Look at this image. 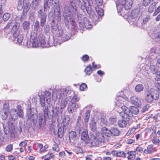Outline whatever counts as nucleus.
Wrapping results in <instances>:
<instances>
[{"instance_id": "f257e3e1", "label": "nucleus", "mask_w": 160, "mask_h": 160, "mask_svg": "<svg viewBox=\"0 0 160 160\" xmlns=\"http://www.w3.org/2000/svg\"><path fill=\"white\" fill-rule=\"evenodd\" d=\"M46 42L45 37L42 35H38L35 33H31L30 41L27 42V47L28 48H36L40 46L42 48L48 47L45 45Z\"/></svg>"}, {"instance_id": "f03ea898", "label": "nucleus", "mask_w": 160, "mask_h": 160, "mask_svg": "<svg viewBox=\"0 0 160 160\" xmlns=\"http://www.w3.org/2000/svg\"><path fill=\"white\" fill-rule=\"evenodd\" d=\"M49 107L47 106L43 108L42 110L43 114H40L39 116V123L42 125L46 120L48 117V112L50 115L52 117L57 116L59 113V108L58 107H54L52 105L49 104Z\"/></svg>"}, {"instance_id": "7ed1b4c3", "label": "nucleus", "mask_w": 160, "mask_h": 160, "mask_svg": "<svg viewBox=\"0 0 160 160\" xmlns=\"http://www.w3.org/2000/svg\"><path fill=\"white\" fill-rule=\"evenodd\" d=\"M104 140V137L101 134H100L98 136L91 134L90 138L86 144L90 147H100L102 145Z\"/></svg>"}, {"instance_id": "20e7f679", "label": "nucleus", "mask_w": 160, "mask_h": 160, "mask_svg": "<svg viewBox=\"0 0 160 160\" xmlns=\"http://www.w3.org/2000/svg\"><path fill=\"white\" fill-rule=\"evenodd\" d=\"M10 117L9 118V124H12V121H14L17 120L18 117L22 118L23 116V112L22 109L21 107L18 105L16 108L12 109L9 112Z\"/></svg>"}, {"instance_id": "39448f33", "label": "nucleus", "mask_w": 160, "mask_h": 160, "mask_svg": "<svg viewBox=\"0 0 160 160\" xmlns=\"http://www.w3.org/2000/svg\"><path fill=\"white\" fill-rule=\"evenodd\" d=\"M158 91L154 89H151L149 91L146 92L145 94V99L148 103H152L153 100H157L159 98Z\"/></svg>"}, {"instance_id": "423d86ee", "label": "nucleus", "mask_w": 160, "mask_h": 160, "mask_svg": "<svg viewBox=\"0 0 160 160\" xmlns=\"http://www.w3.org/2000/svg\"><path fill=\"white\" fill-rule=\"evenodd\" d=\"M133 3L132 0H118L116 6L118 11H120L124 7L126 10H128L132 7Z\"/></svg>"}, {"instance_id": "0eeeda50", "label": "nucleus", "mask_w": 160, "mask_h": 160, "mask_svg": "<svg viewBox=\"0 0 160 160\" xmlns=\"http://www.w3.org/2000/svg\"><path fill=\"white\" fill-rule=\"evenodd\" d=\"M67 95V92L64 89H58V91H55L52 93V99L56 101L58 97L59 99L65 98Z\"/></svg>"}, {"instance_id": "6e6552de", "label": "nucleus", "mask_w": 160, "mask_h": 160, "mask_svg": "<svg viewBox=\"0 0 160 160\" xmlns=\"http://www.w3.org/2000/svg\"><path fill=\"white\" fill-rule=\"evenodd\" d=\"M48 17L52 19H56L59 21L61 20V16L60 15V8L59 7L56 6L54 7V12H50L48 14Z\"/></svg>"}, {"instance_id": "1a4fd4ad", "label": "nucleus", "mask_w": 160, "mask_h": 160, "mask_svg": "<svg viewBox=\"0 0 160 160\" xmlns=\"http://www.w3.org/2000/svg\"><path fill=\"white\" fill-rule=\"evenodd\" d=\"M123 112L120 113V115L122 118L127 121H129L130 118L132 116V113L129 112V109L126 107H122Z\"/></svg>"}, {"instance_id": "9d476101", "label": "nucleus", "mask_w": 160, "mask_h": 160, "mask_svg": "<svg viewBox=\"0 0 160 160\" xmlns=\"http://www.w3.org/2000/svg\"><path fill=\"white\" fill-rule=\"evenodd\" d=\"M38 18L40 19V25L42 27L46 22L47 14L42 9H40L38 11Z\"/></svg>"}, {"instance_id": "9b49d317", "label": "nucleus", "mask_w": 160, "mask_h": 160, "mask_svg": "<svg viewBox=\"0 0 160 160\" xmlns=\"http://www.w3.org/2000/svg\"><path fill=\"white\" fill-rule=\"evenodd\" d=\"M36 111L35 108L29 109L27 111V114L28 118L33 122L36 121L38 118L37 115L36 113Z\"/></svg>"}, {"instance_id": "f8f14e48", "label": "nucleus", "mask_w": 160, "mask_h": 160, "mask_svg": "<svg viewBox=\"0 0 160 160\" xmlns=\"http://www.w3.org/2000/svg\"><path fill=\"white\" fill-rule=\"evenodd\" d=\"M116 99V100L115 102V105L122 110V107H126L124 105L125 102V99L121 96H117Z\"/></svg>"}, {"instance_id": "ddd939ff", "label": "nucleus", "mask_w": 160, "mask_h": 160, "mask_svg": "<svg viewBox=\"0 0 160 160\" xmlns=\"http://www.w3.org/2000/svg\"><path fill=\"white\" fill-rule=\"evenodd\" d=\"M71 14H72L71 13L67 14L66 15H65V22L66 23H67L70 22L71 25L73 27L72 28L76 29V24L75 22L72 18Z\"/></svg>"}, {"instance_id": "4468645a", "label": "nucleus", "mask_w": 160, "mask_h": 160, "mask_svg": "<svg viewBox=\"0 0 160 160\" xmlns=\"http://www.w3.org/2000/svg\"><path fill=\"white\" fill-rule=\"evenodd\" d=\"M79 26L81 29H82L83 28H84V27L87 29H89L92 27L90 21L87 18L84 19L83 22H80L79 23Z\"/></svg>"}, {"instance_id": "2eb2a0df", "label": "nucleus", "mask_w": 160, "mask_h": 160, "mask_svg": "<svg viewBox=\"0 0 160 160\" xmlns=\"http://www.w3.org/2000/svg\"><path fill=\"white\" fill-rule=\"evenodd\" d=\"M49 1V4H50L51 2V4H53V2H54L55 4L56 5V6H54L55 7L57 6H58V4L59 3V0H44V11H45L47 10L48 8V2Z\"/></svg>"}, {"instance_id": "dca6fc26", "label": "nucleus", "mask_w": 160, "mask_h": 160, "mask_svg": "<svg viewBox=\"0 0 160 160\" xmlns=\"http://www.w3.org/2000/svg\"><path fill=\"white\" fill-rule=\"evenodd\" d=\"M130 99L131 103L138 107H139L141 105V99L136 96L131 97Z\"/></svg>"}, {"instance_id": "f3484780", "label": "nucleus", "mask_w": 160, "mask_h": 160, "mask_svg": "<svg viewBox=\"0 0 160 160\" xmlns=\"http://www.w3.org/2000/svg\"><path fill=\"white\" fill-rule=\"evenodd\" d=\"M70 4L71 6H70L69 13H72V15H76L77 13V11L76 9V6L75 5V2H74V0H70Z\"/></svg>"}, {"instance_id": "a211bd4d", "label": "nucleus", "mask_w": 160, "mask_h": 160, "mask_svg": "<svg viewBox=\"0 0 160 160\" xmlns=\"http://www.w3.org/2000/svg\"><path fill=\"white\" fill-rule=\"evenodd\" d=\"M151 35L152 38L160 40V31L158 28L153 29L151 32Z\"/></svg>"}, {"instance_id": "6ab92c4d", "label": "nucleus", "mask_w": 160, "mask_h": 160, "mask_svg": "<svg viewBox=\"0 0 160 160\" xmlns=\"http://www.w3.org/2000/svg\"><path fill=\"white\" fill-rule=\"evenodd\" d=\"M79 2V5H80L81 9L84 11L86 10L88 11L87 8L86 7L88 4H89L87 0H78Z\"/></svg>"}, {"instance_id": "aec40b11", "label": "nucleus", "mask_w": 160, "mask_h": 160, "mask_svg": "<svg viewBox=\"0 0 160 160\" xmlns=\"http://www.w3.org/2000/svg\"><path fill=\"white\" fill-rule=\"evenodd\" d=\"M155 74L157 77V78L155 79V86L156 88L160 92V71L158 70Z\"/></svg>"}, {"instance_id": "412c9836", "label": "nucleus", "mask_w": 160, "mask_h": 160, "mask_svg": "<svg viewBox=\"0 0 160 160\" xmlns=\"http://www.w3.org/2000/svg\"><path fill=\"white\" fill-rule=\"evenodd\" d=\"M81 138L86 143H88V142L89 139L87 131L85 130L82 132Z\"/></svg>"}, {"instance_id": "4be33fe9", "label": "nucleus", "mask_w": 160, "mask_h": 160, "mask_svg": "<svg viewBox=\"0 0 160 160\" xmlns=\"http://www.w3.org/2000/svg\"><path fill=\"white\" fill-rule=\"evenodd\" d=\"M76 107V105L75 102H71L68 106V111L69 113H73Z\"/></svg>"}, {"instance_id": "5701e85b", "label": "nucleus", "mask_w": 160, "mask_h": 160, "mask_svg": "<svg viewBox=\"0 0 160 160\" xmlns=\"http://www.w3.org/2000/svg\"><path fill=\"white\" fill-rule=\"evenodd\" d=\"M90 17L92 20V21L96 23L97 22L101 20V18L98 17L96 16L93 12H91Z\"/></svg>"}, {"instance_id": "b1692460", "label": "nucleus", "mask_w": 160, "mask_h": 160, "mask_svg": "<svg viewBox=\"0 0 160 160\" xmlns=\"http://www.w3.org/2000/svg\"><path fill=\"white\" fill-rule=\"evenodd\" d=\"M69 123V118L68 117H65L62 120V124L65 130L66 129Z\"/></svg>"}, {"instance_id": "393cba45", "label": "nucleus", "mask_w": 160, "mask_h": 160, "mask_svg": "<svg viewBox=\"0 0 160 160\" xmlns=\"http://www.w3.org/2000/svg\"><path fill=\"white\" fill-rule=\"evenodd\" d=\"M44 94L46 99L47 102L49 103L51 101V92L48 90H46L44 92Z\"/></svg>"}, {"instance_id": "a878e982", "label": "nucleus", "mask_w": 160, "mask_h": 160, "mask_svg": "<svg viewBox=\"0 0 160 160\" xmlns=\"http://www.w3.org/2000/svg\"><path fill=\"white\" fill-rule=\"evenodd\" d=\"M28 0H19L18 2L17 9L18 10H22L24 6L25 2H27Z\"/></svg>"}, {"instance_id": "bb28decb", "label": "nucleus", "mask_w": 160, "mask_h": 160, "mask_svg": "<svg viewBox=\"0 0 160 160\" xmlns=\"http://www.w3.org/2000/svg\"><path fill=\"white\" fill-rule=\"evenodd\" d=\"M153 151V148L152 145H149L148 146L147 149L144 150L143 153L145 154H151L152 152Z\"/></svg>"}, {"instance_id": "cd10ccee", "label": "nucleus", "mask_w": 160, "mask_h": 160, "mask_svg": "<svg viewBox=\"0 0 160 160\" xmlns=\"http://www.w3.org/2000/svg\"><path fill=\"white\" fill-rule=\"evenodd\" d=\"M129 112L132 113V115L133 114L137 115L139 112L138 108L134 106H132L130 108V109H129Z\"/></svg>"}, {"instance_id": "c85d7f7f", "label": "nucleus", "mask_w": 160, "mask_h": 160, "mask_svg": "<svg viewBox=\"0 0 160 160\" xmlns=\"http://www.w3.org/2000/svg\"><path fill=\"white\" fill-rule=\"evenodd\" d=\"M30 7V4L29 3L28 0V1L25 2L24 6L23 7V13H26L29 11Z\"/></svg>"}, {"instance_id": "c756f323", "label": "nucleus", "mask_w": 160, "mask_h": 160, "mask_svg": "<svg viewBox=\"0 0 160 160\" xmlns=\"http://www.w3.org/2000/svg\"><path fill=\"white\" fill-rule=\"evenodd\" d=\"M127 154L128 155V156L127 157L128 159L133 160L135 157L136 152L133 151H128L127 152Z\"/></svg>"}, {"instance_id": "7c9ffc66", "label": "nucleus", "mask_w": 160, "mask_h": 160, "mask_svg": "<svg viewBox=\"0 0 160 160\" xmlns=\"http://www.w3.org/2000/svg\"><path fill=\"white\" fill-rule=\"evenodd\" d=\"M111 132L112 135L115 136H117L120 133V132L117 128L115 127H112L111 128Z\"/></svg>"}, {"instance_id": "2f4dec72", "label": "nucleus", "mask_w": 160, "mask_h": 160, "mask_svg": "<svg viewBox=\"0 0 160 160\" xmlns=\"http://www.w3.org/2000/svg\"><path fill=\"white\" fill-rule=\"evenodd\" d=\"M20 24L18 22H16L14 21V24H13L12 26V31H19L18 29L20 26Z\"/></svg>"}, {"instance_id": "473e14b6", "label": "nucleus", "mask_w": 160, "mask_h": 160, "mask_svg": "<svg viewBox=\"0 0 160 160\" xmlns=\"http://www.w3.org/2000/svg\"><path fill=\"white\" fill-rule=\"evenodd\" d=\"M26 13H23L22 15L17 17L16 19L17 21H23L26 18Z\"/></svg>"}, {"instance_id": "72a5a7b5", "label": "nucleus", "mask_w": 160, "mask_h": 160, "mask_svg": "<svg viewBox=\"0 0 160 160\" xmlns=\"http://www.w3.org/2000/svg\"><path fill=\"white\" fill-rule=\"evenodd\" d=\"M127 122L125 120H120L118 121V124L121 128L125 127L127 125Z\"/></svg>"}, {"instance_id": "f704fd0d", "label": "nucleus", "mask_w": 160, "mask_h": 160, "mask_svg": "<svg viewBox=\"0 0 160 160\" xmlns=\"http://www.w3.org/2000/svg\"><path fill=\"white\" fill-rule=\"evenodd\" d=\"M65 129L64 127H60L58 129V135L60 138H62L64 132V130Z\"/></svg>"}, {"instance_id": "c9c22d12", "label": "nucleus", "mask_w": 160, "mask_h": 160, "mask_svg": "<svg viewBox=\"0 0 160 160\" xmlns=\"http://www.w3.org/2000/svg\"><path fill=\"white\" fill-rule=\"evenodd\" d=\"M0 114L1 115V118L3 120H6L8 118V112L0 111Z\"/></svg>"}, {"instance_id": "e433bc0d", "label": "nucleus", "mask_w": 160, "mask_h": 160, "mask_svg": "<svg viewBox=\"0 0 160 160\" xmlns=\"http://www.w3.org/2000/svg\"><path fill=\"white\" fill-rule=\"evenodd\" d=\"M95 9L97 13L100 16H102L104 15L103 11L102 8L98 6H97L95 8Z\"/></svg>"}, {"instance_id": "4c0bfd02", "label": "nucleus", "mask_w": 160, "mask_h": 160, "mask_svg": "<svg viewBox=\"0 0 160 160\" xmlns=\"http://www.w3.org/2000/svg\"><path fill=\"white\" fill-rule=\"evenodd\" d=\"M40 100V104L42 107H45V99L43 95L39 96Z\"/></svg>"}, {"instance_id": "58836bf2", "label": "nucleus", "mask_w": 160, "mask_h": 160, "mask_svg": "<svg viewBox=\"0 0 160 160\" xmlns=\"http://www.w3.org/2000/svg\"><path fill=\"white\" fill-rule=\"evenodd\" d=\"M92 69L91 66H88L85 69V72L87 75H90L92 72Z\"/></svg>"}, {"instance_id": "ea45409f", "label": "nucleus", "mask_w": 160, "mask_h": 160, "mask_svg": "<svg viewBox=\"0 0 160 160\" xmlns=\"http://www.w3.org/2000/svg\"><path fill=\"white\" fill-rule=\"evenodd\" d=\"M144 87L142 85L138 84L137 85L135 88V91L138 92L142 91Z\"/></svg>"}, {"instance_id": "a19ab883", "label": "nucleus", "mask_w": 160, "mask_h": 160, "mask_svg": "<svg viewBox=\"0 0 160 160\" xmlns=\"http://www.w3.org/2000/svg\"><path fill=\"white\" fill-rule=\"evenodd\" d=\"M9 109V104L8 102H5L3 104L2 111L8 112Z\"/></svg>"}, {"instance_id": "79ce46f5", "label": "nucleus", "mask_w": 160, "mask_h": 160, "mask_svg": "<svg viewBox=\"0 0 160 160\" xmlns=\"http://www.w3.org/2000/svg\"><path fill=\"white\" fill-rule=\"evenodd\" d=\"M150 72L153 74H155L158 70L155 66L153 65H150L149 68Z\"/></svg>"}, {"instance_id": "37998d69", "label": "nucleus", "mask_w": 160, "mask_h": 160, "mask_svg": "<svg viewBox=\"0 0 160 160\" xmlns=\"http://www.w3.org/2000/svg\"><path fill=\"white\" fill-rule=\"evenodd\" d=\"M76 137V133L75 132L72 131L69 132V138L70 140H74Z\"/></svg>"}, {"instance_id": "c03bdc74", "label": "nucleus", "mask_w": 160, "mask_h": 160, "mask_svg": "<svg viewBox=\"0 0 160 160\" xmlns=\"http://www.w3.org/2000/svg\"><path fill=\"white\" fill-rule=\"evenodd\" d=\"M90 127L91 129L93 131H94L96 128V123L94 121L92 120L90 123Z\"/></svg>"}, {"instance_id": "a18cd8bd", "label": "nucleus", "mask_w": 160, "mask_h": 160, "mask_svg": "<svg viewBox=\"0 0 160 160\" xmlns=\"http://www.w3.org/2000/svg\"><path fill=\"white\" fill-rule=\"evenodd\" d=\"M63 36L62 37V41L64 42H65L68 40L70 38V37L69 35L66 34L65 35H63L62 34H59V36L61 37Z\"/></svg>"}, {"instance_id": "49530a36", "label": "nucleus", "mask_w": 160, "mask_h": 160, "mask_svg": "<svg viewBox=\"0 0 160 160\" xmlns=\"http://www.w3.org/2000/svg\"><path fill=\"white\" fill-rule=\"evenodd\" d=\"M30 24L28 21H24L23 23V28L25 30H28L29 28Z\"/></svg>"}, {"instance_id": "de8ad7c7", "label": "nucleus", "mask_w": 160, "mask_h": 160, "mask_svg": "<svg viewBox=\"0 0 160 160\" xmlns=\"http://www.w3.org/2000/svg\"><path fill=\"white\" fill-rule=\"evenodd\" d=\"M90 113L89 110H87L85 113V115L84 118V122H87L89 120L90 117Z\"/></svg>"}, {"instance_id": "09e8293b", "label": "nucleus", "mask_w": 160, "mask_h": 160, "mask_svg": "<svg viewBox=\"0 0 160 160\" xmlns=\"http://www.w3.org/2000/svg\"><path fill=\"white\" fill-rule=\"evenodd\" d=\"M155 4L152 3L149 6L148 8V11L150 13H152L155 8Z\"/></svg>"}, {"instance_id": "8fccbe9b", "label": "nucleus", "mask_w": 160, "mask_h": 160, "mask_svg": "<svg viewBox=\"0 0 160 160\" xmlns=\"http://www.w3.org/2000/svg\"><path fill=\"white\" fill-rule=\"evenodd\" d=\"M23 38L21 35H20L18 37L16 38V41L15 42L17 44H20L22 42Z\"/></svg>"}, {"instance_id": "3c124183", "label": "nucleus", "mask_w": 160, "mask_h": 160, "mask_svg": "<svg viewBox=\"0 0 160 160\" xmlns=\"http://www.w3.org/2000/svg\"><path fill=\"white\" fill-rule=\"evenodd\" d=\"M13 32V40L14 42L16 41V38L18 37V36L20 35L19 31H12Z\"/></svg>"}, {"instance_id": "603ef678", "label": "nucleus", "mask_w": 160, "mask_h": 160, "mask_svg": "<svg viewBox=\"0 0 160 160\" xmlns=\"http://www.w3.org/2000/svg\"><path fill=\"white\" fill-rule=\"evenodd\" d=\"M11 17V15L10 13L6 12L4 13L3 16V19L4 21H8Z\"/></svg>"}, {"instance_id": "864d4df0", "label": "nucleus", "mask_w": 160, "mask_h": 160, "mask_svg": "<svg viewBox=\"0 0 160 160\" xmlns=\"http://www.w3.org/2000/svg\"><path fill=\"white\" fill-rule=\"evenodd\" d=\"M67 102L66 100H63L61 101V103L60 105L61 109H62L64 108L65 107L67 104Z\"/></svg>"}, {"instance_id": "5fc2aeb1", "label": "nucleus", "mask_w": 160, "mask_h": 160, "mask_svg": "<svg viewBox=\"0 0 160 160\" xmlns=\"http://www.w3.org/2000/svg\"><path fill=\"white\" fill-rule=\"evenodd\" d=\"M117 121V119L116 118L114 117H112L109 118V122L111 124H113Z\"/></svg>"}, {"instance_id": "6e6d98bb", "label": "nucleus", "mask_w": 160, "mask_h": 160, "mask_svg": "<svg viewBox=\"0 0 160 160\" xmlns=\"http://www.w3.org/2000/svg\"><path fill=\"white\" fill-rule=\"evenodd\" d=\"M39 0H33L32 3V7L35 8L38 5Z\"/></svg>"}, {"instance_id": "4d7b16f0", "label": "nucleus", "mask_w": 160, "mask_h": 160, "mask_svg": "<svg viewBox=\"0 0 160 160\" xmlns=\"http://www.w3.org/2000/svg\"><path fill=\"white\" fill-rule=\"evenodd\" d=\"M152 142L155 145H158L160 142L159 139L158 138H154L152 140Z\"/></svg>"}, {"instance_id": "13d9d810", "label": "nucleus", "mask_w": 160, "mask_h": 160, "mask_svg": "<svg viewBox=\"0 0 160 160\" xmlns=\"http://www.w3.org/2000/svg\"><path fill=\"white\" fill-rule=\"evenodd\" d=\"M87 88V85L85 83H82L79 87L80 89L82 91H84Z\"/></svg>"}, {"instance_id": "bf43d9fd", "label": "nucleus", "mask_w": 160, "mask_h": 160, "mask_svg": "<svg viewBox=\"0 0 160 160\" xmlns=\"http://www.w3.org/2000/svg\"><path fill=\"white\" fill-rule=\"evenodd\" d=\"M37 147L40 149V151L41 152H43L45 151V149L43 147V145L42 144H38Z\"/></svg>"}, {"instance_id": "052dcab7", "label": "nucleus", "mask_w": 160, "mask_h": 160, "mask_svg": "<svg viewBox=\"0 0 160 160\" xmlns=\"http://www.w3.org/2000/svg\"><path fill=\"white\" fill-rule=\"evenodd\" d=\"M6 151L8 152H10L12 150V145L10 144L8 145L6 148Z\"/></svg>"}, {"instance_id": "680f3d73", "label": "nucleus", "mask_w": 160, "mask_h": 160, "mask_svg": "<svg viewBox=\"0 0 160 160\" xmlns=\"http://www.w3.org/2000/svg\"><path fill=\"white\" fill-rule=\"evenodd\" d=\"M151 0H143L142 5L146 7L151 2Z\"/></svg>"}, {"instance_id": "e2e57ef3", "label": "nucleus", "mask_w": 160, "mask_h": 160, "mask_svg": "<svg viewBox=\"0 0 160 160\" xmlns=\"http://www.w3.org/2000/svg\"><path fill=\"white\" fill-rule=\"evenodd\" d=\"M14 24V21L12 20L11 22H9L8 23L6 26L4 28V29H7L9 28L10 26H12L13 24Z\"/></svg>"}, {"instance_id": "0e129e2a", "label": "nucleus", "mask_w": 160, "mask_h": 160, "mask_svg": "<svg viewBox=\"0 0 160 160\" xmlns=\"http://www.w3.org/2000/svg\"><path fill=\"white\" fill-rule=\"evenodd\" d=\"M27 144V141L25 140L21 142L19 144V146L21 147H25Z\"/></svg>"}, {"instance_id": "69168bd1", "label": "nucleus", "mask_w": 160, "mask_h": 160, "mask_svg": "<svg viewBox=\"0 0 160 160\" xmlns=\"http://www.w3.org/2000/svg\"><path fill=\"white\" fill-rule=\"evenodd\" d=\"M159 12H160V6L158 7L155 10V11L153 14L154 16L157 15Z\"/></svg>"}, {"instance_id": "338daca9", "label": "nucleus", "mask_w": 160, "mask_h": 160, "mask_svg": "<svg viewBox=\"0 0 160 160\" xmlns=\"http://www.w3.org/2000/svg\"><path fill=\"white\" fill-rule=\"evenodd\" d=\"M52 149L55 151L58 152L59 151V148L58 145L57 144H54L53 145L52 147Z\"/></svg>"}, {"instance_id": "774afa93", "label": "nucleus", "mask_w": 160, "mask_h": 160, "mask_svg": "<svg viewBox=\"0 0 160 160\" xmlns=\"http://www.w3.org/2000/svg\"><path fill=\"white\" fill-rule=\"evenodd\" d=\"M39 28V22L38 21H36L34 25V28L36 30H38Z\"/></svg>"}]
</instances>
